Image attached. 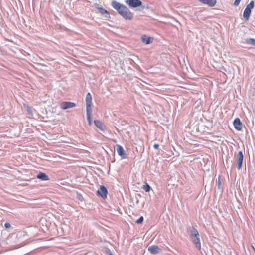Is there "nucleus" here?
<instances>
[{
    "label": "nucleus",
    "instance_id": "1",
    "mask_svg": "<svg viewBox=\"0 0 255 255\" xmlns=\"http://www.w3.org/2000/svg\"><path fill=\"white\" fill-rule=\"evenodd\" d=\"M255 3L254 1L252 0L246 6L243 13V17L246 20H248L251 13V9L254 7Z\"/></svg>",
    "mask_w": 255,
    "mask_h": 255
},
{
    "label": "nucleus",
    "instance_id": "2",
    "mask_svg": "<svg viewBox=\"0 0 255 255\" xmlns=\"http://www.w3.org/2000/svg\"><path fill=\"white\" fill-rule=\"evenodd\" d=\"M120 15L125 19L131 20L133 19V14L130 10L126 6L122 11L120 13Z\"/></svg>",
    "mask_w": 255,
    "mask_h": 255
},
{
    "label": "nucleus",
    "instance_id": "3",
    "mask_svg": "<svg viewBox=\"0 0 255 255\" xmlns=\"http://www.w3.org/2000/svg\"><path fill=\"white\" fill-rule=\"evenodd\" d=\"M111 5L119 14L126 7L125 5L116 0H112L111 2Z\"/></svg>",
    "mask_w": 255,
    "mask_h": 255
},
{
    "label": "nucleus",
    "instance_id": "4",
    "mask_svg": "<svg viewBox=\"0 0 255 255\" xmlns=\"http://www.w3.org/2000/svg\"><path fill=\"white\" fill-rule=\"evenodd\" d=\"M125 3L131 8H137L141 6L142 4L140 0H126Z\"/></svg>",
    "mask_w": 255,
    "mask_h": 255
},
{
    "label": "nucleus",
    "instance_id": "5",
    "mask_svg": "<svg viewBox=\"0 0 255 255\" xmlns=\"http://www.w3.org/2000/svg\"><path fill=\"white\" fill-rule=\"evenodd\" d=\"M96 194L105 199L107 197L108 190L104 185H100L99 189L97 191Z\"/></svg>",
    "mask_w": 255,
    "mask_h": 255
},
{
    "label": "nucleus",
    "instance_id": "6",
    "mask_svg": "<svg viewBox=\"0 0 255 255\" xmlns=\"http://www.w3.org/2000/svg\"><path fill=\"white\" fill-rule=\"evenodd\" d=\"M244 155L242 151H239L237 157V168L240 170L242 167Z\"/></svg>",
    "mask_w": 255,
    "mask_h": 255
},
{
    "label": "nucleus",
    "instance_id": "7",
    "mask_svg": "<svg viewBox=\"0 0 255 255\" xmlns=\"http://www.w3.org/2000/svg\"><path fill=\"white\" fill-rule=\"evenodd\" d=\"M60 108L63 110H66L69 108L75 107L76 104L74 102L64 101L60 103Z\"/></svg>",
    "mask_w": 255,
    "mask_h": 255
},
{
    "label": "nucleus",
    "instance_id": "8",
    "mask_svg": "<svg viewBox=\"0 0 255 255\" xmlns=\"http://www.w3.org/2000/svg\"><path fill=\"white\" fill-rule=\"evenodd\" d=\"M148 251L152 254H156L161 252L162 250L157 245H152L148 247Z\"/></svg>",
    "mask_w": 255,
    "mask_h": 255
},
{
    "label": "nucleus",
    "instance_id": "9",
    "mask_svg": "<svg viewBox=\"0 0 255 255\" xmlns=\"http://www.w3.org/2000/svg\"><path fill=\"white\" fill-rule=\"evenodd\" d=\"M92 96L91 94L88 92L86 97V110H92L91 105H92Z\"/></svg>",
    "mask_w": 255,
    "mask_h": 255
},
{
    "label": "nucleus",
    "instance_id": "10",
    "mask_svg": "<svg viewBox=\"0 0 255 255\" xmlns=\"http://www.w3.org/2000/svg\"><path fill=\"white\" fill-rule=\"evenodd\" d=\"M233 125L236 129L241 131L242 129L243 124L239 118H236L233 121Z\"/></svg>",
    "mask_w": 255,
    "mask_h": 255
},
{
    "label": "nucleus",
    "instance_id": "11",
    "mask_svg": "<svg viewBox=\"0 0 255 255\" xmlns=\"http://www.w3.org/2000/svg\"><path fill=\"white\" fill-rule=\"evenodd\" d=\"M115 148L118 155L123 158H125L126 154L123 147L120 145L116 144Z\"/></svg>",
    "mask_w": 255,
    "mask_h": 255
},
{
    "label": "nucleus",
    "instance_id": "12",
    "mask_svg": "<svg viewBox=\"0 0 255 255\" xmlns=\"http://www.w3.org/2000/svg\"><path fill=\"white\" fill-rule=\"evenodd\" d=\"M153 38L149 37L146 35H144L141 37V41L145 44H149L152 42Z\"/></svg>",
    "mask_w": 255,
    "mask_h": 255
},
{
    "label": "nucleus",
    "instance_id": "13",
    "mask_svg": "<svg viewBox=\"0 0 255 255\" xmlns=\"http://www.w3.org/2000/svg\"><path fill=\"white\" fill-rule=\"evenodd\" d=\"M199 1L204 4H206L210 7H213L216 3V0H199Z\"/></svg>",
    "mask_w": 255,
    "mask_h": 255
},
{
    "label": "nucleus",
    "instance_id": "14",
    "mask_svg": "<svg viewBox=\"0 0 255 255\" xmlns=\"http://www.w3.org/2000/svg\"><path fill=\"white\" fill-rule=\"evenodd\" d=\"M94 123L95 125L100 130H101L102 132H104L105 131V128L104 126L103 125V123H102V122L101 121L98 120H95L94 121Z\"/></svg>",
    "mask_w": 255,
    "mask_h": 255
},
{
    "label": "nucleus",
    "instance_id": "15",
    "mask_svg": "<svg viewBox=\"0 0 255 255\" xmlns=\"http://www.w3.org/2000/svg\"><path fill=\"white\" fill-rule=\"evenodd\" d=\"M37 178L42 181H47L49 180V177L43 172H40L36 176Z\"/></svg>",
    "mask_w": 255,
    "mask_h": 255
},
{
    "label": "nucleus",
    "instance_id": "16",
    "mask_svg": "<svg viewBox=\"0 0 255 255\" xmlns=\"http://www.w3.org/2000/svg\"><path fill=\"white\" fill-rule=\"evenodd\" d=\"M192 241L194 243L195 246V247L198 249L200 250L201 249V244L199 237H197L195 238H192Z\"/></svg>",
    "mask_w": 255,
    "mask_h": 255
},
{
    "label": "nucleus",
    "instance_id": "17",
    "mask_svg": "<svg viewBox=\"0 0 255 255\" xmlns=\"http://www.w3.org/2000/svg\"><path fill=\"white\" fill-rule=\"evenodd\" d=\"M190 232H191L190 236H191V238L200 236L198 231L194 227H190Z\"/></svg>",
    "mask_w": 255,
    "mask_h": 255
},
{
    "label": "nucleus",
    "instance_id": "18",
    "mask_svg": "<svg viewBox=\"0 0 255 255\" xmlns=\"http://www.w3.org/2000/svg\"><path fill=\"white\" fill-rule=\"evenodd\" d=\"M99 12L104 15L106 18H110V13L103 7L98 8Z\"/></svg>",
    "mask_w": 255,
    "mask_h": 255
},
{
    "label": "nucleus",
    "instance_id": "19",
    "mask_svg": "<svg viewBox=\"0 0 255 255\" xmlns=\"http://www.w3.org/2000/svg\"><path fill=\"white\" fill-rule=\"evenodd\" d=\"M86 112H87V121L88 122V124L89 125H91V124H92L91 117H92V110H86Z\"/></svg>",
    "mask_w": 255,
    "mask_h": 255
},
{
    "label": "nucleus",
    "instance_id": "20",
    "mask_svg": "<svg viewBox=\"0 0 255 255\" xmlns=\"http://www.w3.org/2000/svg\"><path fill=\"white\" fill-rule=\"evenodd\" d=\"M245 42L249 45L255 46V39L254 38H247L245 39Z\"/></svg>",
    "mask_w": 255,
    "mask_h": 255
},
{
    "label": "nucleus",
    "instance_id": "21",
    "mask_svg": "<svg viewBox=\"0 0 255 255\" xmlns=\"http://www.w3.org/2000/svg\"><path fill=\"white\" fill-rule=\"evenodd\" d=\"M142 189L146 192H149L151 189V188L150 186L146 182L145 183V184H144L142 186Z\"/></svg>",
    "mask_w": 255,
    "mask_h": 255
},
{
    "label": "nucleus",
    "instance_id": "22",
    "mask_svg": "<svg viewBox=\"0 0 255 255\" xmlns=\"http://www.w3.org/2000/svg\"><path fill=\"white\" fill-rule=\"evenodd\" d=\"M143 220H144V218H143V216H140L139 219H138L136 221V223L138 224H141L143 221Z\"/></svg>",
    "mask_w": 255,
    "mask_h": 255
},
{
    "label": "nucleus",
    "instance_id": "23",
    "mask_svg": "<svg viewBox=\"0 0 255 255\" xmlns=\"http://www.w3.org/2000/svg\"><path fill=\"white\" fill-rule=\"evenodd\" d=\"M240 1H241V0H235V1H234V2L233 3V5L235 6H238L240 2Z\"/></svg>",
    "mask_w": 255,
    "mask_h": 255
},
{
    "label": "nucleus",
    "instance_id": "24",
    "mask_svg": "<svg viewBox=\"0 0 255 255\" xmlns=\"http://www.w3.org/2000/svg\"><path fill=\"white\" fill-rule=\"evenodd\" d=\"M4 227L6 229H9L11 227V225L8 222H6L5 224H4Z\"/></svg>",
    "mask_w": 255,
    "mask_h": 255
},
{
    "label": "nucleus",
    "instance_id": "25",
    "mask_svg": "<svg viewBox=\"0 0 255 255\" xmlns=\"http://www.w3.org/2000/svg\"><path fill=\"white\" fill-rule=\"evenodd\" d=\"M27 111L29 114H32V111H31V108L29 107H27Z\"/></svg>",
    "mask_w": 255,
    "mask_h": 255
},
{
    "label": "nucleus",
    "instance_id": "26",
    "mask_svg": "<svg viewBox=\"0 0 255 255\" xmlns=\"http://www.w3.org/2000/svg\"><path fill=\"white\" fill-rule=\"evenodd\" d=\"M220 185H221V181L220 180V177H219L218 180V186L219 189H220Z\"/></svg>",
    "mask_w": 255,
    "mask_h": 255
},
{
    "label": "nucleus",
    "instance_id": "27",
    "mask_svg": "<svg viewBox=\"0 0 255 255\" xmlns=\"http://www.w3.org/2000/svg\"><path fill=\"white\" fill-rule=\"evenodd\" d=\"M159 145L158 144H155L154 145H153V148L154 149H158V148H159Z\"/></svg>",
    "mask_w": 255,
    "mask_h": 255
},
{
    "label": "nucleus",
    "instance_id": "28",
    "mask_svg": "<svg viewBox=\"0 0 255 255\" xmlns=\"http://www.w3.org/2000/svg\"><path fill=\"white\" fill-rule=\"evenodd\" d=\"M82 196L80 194L78 195V198H79V200H81V198H82Z\"/></svg>",
    "mask_w": 255,
    "mask_h": 255
},
{
    "label": "nucleus",
    "instance_id": "29",
    "mask_svg": "<svg viewBox=\"0 0 255 255\" xmlns=\"http://www.w3.org/2000/svg\"><path fill=\"white\" fill-rule=\"evenodd\" d=\"M109 255H113V254L111 252L109 254Z\"/></svg>",
    "mask_w": 255,
    "mask_h": 255
},
{
    "label": "nucleus",
    "instance_id": "30",
    "mask_svg": "<svg viewBox=\"0 0 255 255\" xmlns=\"http://www.w3.org/2000/svg\"><path fill=\"white\" fill-rule=\"evenodd\" d=\"M142 9H144V8H145V6H142Z\"/></svg>",
    "mask_w": 255,
    "mask_h": 255
}]
</instances>
